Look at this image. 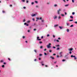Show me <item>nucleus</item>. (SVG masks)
Returning a JSON list of instances; mask_svg holds the SVG:
<instances>
[{
    "instance_id": "1",
    "label": "nucleus",
    "mask_w": 77,
    "mask_h": 77,
    "mask_svg": "<svg viewBox=\"0 0 77 77\" xmlns=\"http://www.w3.org/2000/svg\"><path fill=\"white\" fill-rule=\"evenodd\" d=\"M51 45V43H49L48 45H47V48H50V47L51 48V46H50Z\"/></svg>"
},
{
    "instance_id": "2",
    "label": "nucleus",
    "mask_w": 77,
    "mask_h": 77,
    "mask_svg": "<svg viewBox=\"0 0 77 77\" xmlns=\"http://www.w3.org/2000/svg\"><path fill=\"white\" fill-rule=\"evenodd\" d=\"M61 11V9H59V10H57L58 14H60V13L59 12L60 11Z\"/></svg>"
},
{
    "instance_id": "3",
    "label": "nucleus",
    "mask_w": 77,
    "mask_h": 77,
    "mask_svg": "<svg viewBox=\"0 0 77 77\" xmlns=\"http://www.w3.org/2000/svg\"><path fill=\"white\" fill-rule=\"evenodd\" d=\"M39 37H37V41H41V39L40 38L39 39Z\"/></svg>"
},
{
    "instance_id": "4",
    "label": "nucleus",
    "mask_w": 77,
    "mask_h": 77,
    "mask_svg": "<svg viewBox=\"0 0 77 77\" xmlns=\"http://www.w3.org/2000/svg\"><path fill=\"white\" fill-rule=\"evenodd\" d=\"M73 50V48H70V49H69V51H72Z\"/></svg>"
},
{
    "instance_id": "5",
    "label": "nucleus",
    "mask_w": 77,
    "mask_h": 77,
    "mask_svg": "<svg viewBox=\"0 0 77 77\" xmlns=\"http://www.w3.org/2000/svg\"><path fill=\"white\" fill-rule=\"evenodd\" d=\"M59 28H60V29H62V28H63L62 27H61V26H59Z\"/></svg>"
},
{
    "instance_id": "6",
    "label": "nucleus",
    "mask_w": 77,
    "mask_h": 77,
    "mask_svg": "<svg viewBox=\"0 0 77 77\" xmlns=\"http://www.w3.org/2000/svg\"><path fill=\"white\" fill-rule=\"evenodd\" d=\"M51 58H52V59H54V57H52L51 56L50 57Z\"/></svg>"
},
{
    "instance_id": "7",
    "label": "nucleus",
    "mask_w": 77,
    "mask_h": 77,
    "mask_svg": "<svg viewBox=\"0 0 77 77\" xmlns=\"http://www.w3.org/2000/svg\"><path fill=\"white\" fill-rule=\"evenodd\" d=\"M71 57H75V56H73V55H72L71 56Z\"/></svg>"
},
{
    "instance_id": "8",
    "label": "nucleus",
    "mask_w": 77,
    "mask_h": 77,
    "mask_svg": "<svg viewBox=\"0 0 77 77\" xmlns=\"http://www.w3.org/2000/svg\"><path fill=\"white\" fill-rule=\"evenodd\" d=\"M58 25H54V27H57V26H58Z\"/></svg>"
},
{
    "instance_id": "9",
    "label": "nucleus",
    "mask_w": 77,
    "mask_h": 77,
    "mask_svg": "<svg viewBox=\"0 0 77 77\" xmlns=\"http://www.w3.org/2000/svg\"><path fill=\"white\" fill-rule=\"evenodd\" d=\"M70 18H72V19H73V17H72V16H70Z\"/></svg>"
},
{
    "instance_id": "10",
    "label": "nucleus",
    "mask_w": 77,
    "mask_h": 77,
    "mask_svg": "<svg viewBox=\"0 0 77 77\" xmlns=\"http://www.w3.org/2000/svg\"><path fill=\"white\" fill-rule=\"evenodd\" d=\"M35 15H36V14H35L32 15V17H34V16H35Z\"/></svg>"
},
{
    "instance_id": "11",
    "label": "nucleus",
    "mask_w": 77,
    "mask_h": 77,
    "mask_svg": "<svg viewBox=\"0 0 77 77\" xmlns=\"http://www.w3.org/2000/svg\"><path fill=\"white\" fill-rule=\"evenodd\" d=\"M74 57L75 60H76V59H77V57H75H75Z\"/></svg>"
},
{
    "instance_id": "12",
    "label": "nucleus",
    "mask_w": 77,
    "mask_h": 77,
    "mask_svg": "<svg viewBox=\"0 0 77 77\" xmlns=\"http://www.w3.org/2000/svg\"><path fill=\"white\" fill-rule=\"evenodd\" d=\"M50 2H48V3H47V5H50Z\"/></svg>"
},
{
    "instance_id": "13",
    "label": "nucleus",
    "mask_w": 77,
    "mask_h": 77,
    "mask_svg": "<svg viewBox=\"0 0 77 77\" xmlns=\"http://www.w3.org/2000/svg\"><path fill=\"white\" fill-rule=\"evenodd\" d=\"M30 21L29 20V21H27V23H30Z\"/></svg>"
},
{
    "instance_id": "14",
    "label": "nucleus",
    "mask_w": 77,
    "mask_h": 77,
    "mask_svg": "<svg viewBox=\"0 0 77 77\" xmlns=\"http://www.w3.org/2000/svg\"><path fill=\"white\" fill-rule=\"evenodd\" d=\"M57 16H55L54 18V19H56V18H57Z\"/></svg>"
},
{
    "instance_id": "15",
    "label": "nucleus",
    "mask_w": 77,
    "mask_h": 77,
    "mask_svg": "<svg viewBox=\"0 0 77 77\" xmlns=\"http://www.w3.org/2000/svg\"><path fill=\"white\" fill-rule=\"evenodd\" d=\"M73 26H74V25H72L70 26L71 27H73Z\"/></svg>"
},
{
    "instance_id": "16",
    "label": "nucleus",
    "mask_w": 77,
    "mask_h": 77,
    "mask_svg": "<svg viewBox=\"0 0 77 77\" xmlns=\"http://www.w3.org/2000/svg\"><path fill=\"white\" fill-rule=\"evenodd\" d=\"M56 47H59V45H55Z\"/></svg>"
},
{
    "instance_id": "17",
    "label": "nucleus",
    "mask_w": 77,
    "mask_h": 77,
    "mask_svg": "<svg viewBox=\"0 0 77 77\" xmlns=\"http://www.w3.org/2000/svg\"><path fill=\"white\" fill-rule=\"evenodd\" d=\"M34 51H35V53H37V52L36 51V50H34Z\"/></svg>"
},
{
    "instance_id": "18",
    "label": "nucleus",
    "mask_w": 77,
    "mask_h": 77,
    "mask_svg": "<svg viewBox=\"0 0 77 77\" xmlns=\"http://www.w3.org/2000/svg\"><path fill=\"white\" fill-rule=\"evenodd\" d=\"M68 4H67V5H65V6L66 7H67V6H68Z\"/></svg>"
},
{
    "instance_id": "19",
    "label": "nucleus",
    "mask_w": 77,
    "mask_h": 77,
    "mask_svg": "<svg viewBox=\"0 0 77 77\" xmlns=\"http://www.w3.org/2000/svg\"><path fill=\"white\" fill-rule=\"evenodd\" d=\"M62 52H60L59 53V54H60V55H62Z\"/></svg>"
},
{
    "instance_id": "20",
    "label": "nucleus",
    "mask_w": 77,
    "mask_h": 77,
    "mask_svg": "<svg viewBox=\"0 0 77 77\" xmlns=\"http://www.w3.org/2000/svg\"><path fill=\"white\" fill-rule=\"evenodd\" d=\"M39 44H42V42L40 41L39 42Z\"/></svg>"
},
{
    "instance_id": "21",
    "label": "nucleus",
    "mask_w": 77,
    "mask_h": 77,
    "mask_svg": "<svg viewBox=\"0 0 77 77\" xmlns=\"http://www.w3.org/2000/svg\"><path fill=\"white\" fill-rule=\"evenodd\" d=\"M44 54L45 56H47V54L45 52L44 53Z\"/></svg>"
},
{
    "instance_id": "22",
    "label": "nucleus",
    "mask_w": 77,
    "mask_h": 77,
    "mask_svg": "<svg viewBox=\"0 0 77 77\" xmlns=\"http://www.w3.org/2000/svg\"><path fill=\"white\" fill-rule=\"evenodd\" d=\"M69 21H73V20H69Z\"/></svg>"
},
{
    "instance_id": "23",
    "label": "nucleus",
    "mask_w": 77,
    "mask_h": 77,
    "mask_svg": "<svg viewBox=\"0 0 77 77\" xmlns=\"http://www.w3.org/2000/svg\"><path fill=\"white\" fill-rule=\"evenodd\" d=\"M74 14H75V13L74 12L72 13V15H74Z\"/></svg>"
},
{
    "instance_id": "24",
    "label": "nucleus",
    "mask_w": 77,
    "mask_h": 77,
    "mask_svg": "<svg viewBox=\"0 0 77 77\" xmlns=\"http://www.w3.org/2000/svg\"><path fill=\"white\" fill-rule=\"evenodd\" d=\"M56 41L57 42H59V40H57Z\"/></svg>"
},
{
    "instance_id": "25",
    "label": "nucleus",
    "mask_w": 77,
    "mask_h": 77,
    "mask_svg": "<svg viewBox=\"0 0 77 77\" xmlns=\"http://www.w3.org/2000/svg\"><path fill=\"white\" fill-rule=\"evenodd\" d=\"M67 32H69V29H67Z\"/></svg>"
},
{
    "instance_id": "26",
    "label": "nucleus",
    "mask_w": 77,
    "mask_h": 77,
    "mask_svg": "<svg viewBox=\"0 0 77 77\" xmlns=\"http://www.w3.org/2000/svg\"><path fill=\"white\" fill-rule=\"evenodd\" d=\"M54 6L55 7H56V6H57V5H56V4L54 5Z\"/></svg>"
},
{
    "instance_id": "27",
    "label": "nucleus",
    "mask_w": 77,
    "mask_h": 77,
    "mask_svg": "<svg viewBox=\"0 0 77 77\" xmlns=\"http://www.w3.org/2000/svg\"><path fill=\"white\" fill-rule=\"evenodd\" d=\"M22 38H23V39H24V38H25V36H23L22 37Z\"/></svg>"
},
{
    "instance_id": "28",
    "label": "nucleus",
    "mask_w": 77,
    "mask_h": 77,
    "mask_svg": "<svg viewBox=\"0 0 77 77\" xmlns=\"http://www.w3.org/2000/svg\"><path fill=\"white\" fill-rule=\"evenodd\" d=\"M71 53H72V52L71 51H70L69 52V54H71Z\"/></svg>"
},
{
    "instance_id": "29",
    "label": "nucleus",
    "mask_w": 77,
    "mask_h": 77,
    "mask_svg": "<svg viewBox=\"0 0 77 77\" xmlns=\"http://www.w3.org/2000/svg\"><path fill=\"white\" fill-rule=\"evenodd\" d=\"M2 68H4V67H5V65H2Z\"/></svg>"
},
{
    "instance_id": "30",
    "label": "nucleus",
    "mask_w": 77,
    "mask_h": 77,
    "mask_svg": "<svg viewBox=\"0 0 77 77\" xmlns=\"http://www.w3.org/2000/svg\"><path fill=\"white\" fill-rule=\"evenodd\" d=\"M47 37H48V36H50V35H49V34H48V35H47Z\"/></svg>"
},
{
    "instance_id": "31",
    "label": "nucleus",
    "mask_w": 77,
    "mask_h": 77,
    "mask_svg": "<svg viewBox=\"0 0 77 77\" xmlns=\"http://www.w3.org/2000/svg\"><path fill=\"white\" fill-rule=\"evenodd\" d=\"M35 3H38V1H35Z\"/></svg>"
},
{
    "instance_id": "32",
    "label": "nucleus",
    "mask_w": 77,
    "mask_h": 77,
    "mask_svg": "<svg viewBox=\"0 0 77 77\" xmlns=\"http://www.w3.org/2000/svg\"><path fill=\"white\" fill-rule=\"evenodd\" d=\"M62 61H63V62H64V61H65V60L63 59L62 60Z\"/></svg>"
},
{
    "instance_id": "33",
    "label": "nucleus",
    "mask_w": 77,
    "mask_h": 77,
    "mask_svg": "<svg viewBox=\"0 0 77 77\" xmlns=\"http://www.w3.org/2000/svg\"><path fill=\"white\" fill-rule=\"evenodd\" d=\"M72 3H74V0H72Z\"/></svg>"
},
{
    "instance_id": "34",
    "label": "nucleus",
    "mask_w": 77,
    "mask_h": 77,
    "mask_svg": "<svg viewBox=\"0 0 77 77\" xmlns=\"http://www.w3.org/2000/svg\"><path fill=\"white\" fill-rule=\"evenodd\" d=\"M22 1L23 2H25V0H22Z\"/></svg>"
},
{
    "instance_id": "35",
    "label": "nucleus",
    "mask_w": 77,
    "mask_h": 77,
    "mask_svg": "<svg viewBox=\"0 0 77 77\" xmlns=\"http://www.w3.org/2000/svg\"><path fill=\"white\" fill-rule=\"evenodd\" d=\"M0 62H3V60H1Z\"/></svg>"
},
{
    "instance_id": "36",
    "label": "nucleus",
    "mask_w": 77,
    "mask_h": 77,
    "mask_svg": "<svg viewBox=\"0 0 77 77\" xmlns=\"http://www.w3.org/2000/svg\"><path fill=\"white\" fill-rule=\"evenodd\" d=\"M49 52H50V53H51V50H49Z\"/></svg>"
},
{
    "instance_id": "37",
    "label": "nucleus",
    "mask_w": 77,
    "mask_h": 77,
    "mask_svg": "<svg viewBox=\"0 0 77 77\" xmlns=\"http://www.w3.org/2000/svg\"><path fill=\"white\" fill-rule=\"evenodd\" d=\"M8 60H9V61H11V59H10V58H8Z\"/></svg>"
},
{
    "instance_id": "38",
    "label": "nucleus",
    "mask_w": 77,
    "mask_h": 77,
    "mask_svg": "<svg viewBox=\"0 0 77 77\" xmlns=\"http://www.w3.org/2000/svg\"><path fill=\"white\" fill-rule=\"evenodd\" d=\"M40 48L41 49L42 48V46H40Z\"/></svg>"
},
{
    "instance_id": "39",
    "label": "nucleus",
    "mask_w": 77,
    "mask_h": 77,
    "mask_svg": "<svg viewBox=\"0 0 77 77\" xmlns=\"http://www.w3.org/2000/svg\"><path fill=\"white\" fill-rule=\"evenodd\" d=\"M5 11H2V13H5Z\"/></svg>"
},
{
    "instance_id": "40",
    "label": "nucleus",
    "mask_w": 77,
    "mask_h": 77,
    "mask_svg": "<svg viewBox=\"0 0 77 77\" xmlns=\"http://www.w3.org/2000/svg\"><path fill=\"white\" fill-rule=\"evenodd\" d=\"M33 4H34V3H33V2H32L31 3V4H32V5H33Z\"/></svg>"
},
{
    "instance_id": "41",
    "label": "nucleus",
    "mask_w": 77,
    "mask_h": 77,
    "mask_svg": "<svg viewBox=\"0 0 77 77\" xmlns=\"http://www.w3.org/2000/svg\"><path fill=\"white\" fill-rule=\"evenodd\" d=\"M39 56H42V54H39Z\"/></svg>"
},
{
    "instance_id": "42",
    "label": "nucleus",
    "mask_w": 77,
    "mask_h": 77,
    "mask_svg": "<svg viewBox=\"0 0 77 77\" xmlns=\"http://www.w3.org/2000/svg\"><path fill=\"white\" fill-rule=\"evenodd\" d=\"M58 39H59V40H60V37L58 38Z\"/></svg>"
},
{
    "instance_id": "43",
    "label": "nucleus",
    "mask_w": 77,
    "mask_h": 77,
    "mask_svg": "<svg viewBox=\"0 0 77 77\" xmlns=\"http://www.w3.org/2000/svg\"><path fill=\"white\" fill-rule=\"evenodd\" d=\"M32 20L33 21H35V19H34V18H32Z\"/></svg>"
},
{
    "instance_id": "44",
    "label": "nucleus",
    "mask_w": 77,
    "mask_h": 77,
    "mask_svg": "<svg viewBox=\"0 0 77 77\" xmlns=\"http://www.w3.org/2000/svg\"><path fill=\"white\" fill-rule=\"evenodd\" d=\"M59 49H60V48H58L57 49V50H59Z\"/></svg>"
},
{
    "instance_id": "45",
    "label": "nucleus",
    "mask_w": 77,
    "mask_h": 77,
    "mask_svg": "<svg viewBox=\"0 0 77 77\" xmlns=\"http://www.w3.org/2000/svg\"><path fill=\"white\" fill-rule=\"evenodd\" d=\"M43 63V61H42L40 62L41 63V64H42V63Z\"/></svg>"
},
{
    "instance_id": "46",
    "label": "nucleus",
    "mask_w": 77,
    "mask_h": 77,
    "mask_svg": "<svg viewBox=\"0 0 77 77\" xmlns=\"http://www.w3.org/2000/svg\"><path fill=\"white\" fill-rule=\"evenodd\" d=\"M44 38V37H43V36H42V37H41V38L42 39V38Z\"/></svg>"
},
{
    "instance_id": "47",
    "label": "nucleus",
    "mask_w": 77,
    "mask_h": 77,
    "mask_svg": "<svg viewBox=\"0 0 77 77\" xmlns=\"http://www.w3.org/2000/svg\"><path fill=\"white\" fill-rule=\"evenodd\" d=\"M23 9H26V7H23Z\"/></svg>"
},
{
    "instance_id": "48",
    "label": "nucleus",
    "mask_w": 77,
    "mask_h": 77,
    "mask_svg": "<svg viewBox=\"0 0 77 77\" xmlns=\"http://www.w3.org/2000/svg\"><path fill=\"white\" fill-rule=\"evenodd\" d=\"M36 30V29H33V30H34V31H35V30Z\"/></svg>"
},
{
    "instance_id": "49",
    "label": "nucleus",
    "mask_w": 77,
    "mask_h": 77,
    "mask_svg": "<svg viewBox=\"0 0 77 77\" xmlns=\"http://www.w3.org/2000/svg\"><path fill=\"white\" fill-rule=\"evenodd\" d=\"M57 57H59V56L58 55H57Z\"/></svg>"
},
{
    "instance_id": "50",
    "label": "nucleus",
    "mask_w": 77,
    "mask_h": 77,
    "mask_svg": "<svg viewBox=\"0 0 77 77\" xmlns=\"http://www.w3.org/2000/svg\"><path fill=\"white\" fill-rule=\"evenodd\" d=\"M41 58H38V60H41Z\"/></svg>"
},
{
    "instance_id": "51",
    "label": "nucleus",
    "mask_w": 77,
    "mask_h": 77,
    "mask_svg": "<svg viewBox=\"0 0 77 77\" xmlns=\"http://www.w3.org/2000/svg\"><path fill=\"white\" fill-rule=\"evenodd\" d=\"M46 50H47L46 49H45L44 50V51H46Z\"/></svg>"
},
{
    "instance_id": "52",
    "label": "nucleus",
    "mask_w": 77,
    "mask_h": 77,
    "mask_svg": "<svg viewBox=\"0 0 77 77\" xmlns=\"http://www.w3.org/2000/svg\"><path fill=\"white\" fill-rule=\"evenodd\" d=\"M45 67H48V66L46 65H45Z\"/></svg>"
},
{
    "instance_id": "53",
    "label": "nucleus",
    "mask_w": 77,
    "mask_h": 77,
    "mask_svg": "<svg viewBox=\"0 0 77 77\" xmlns=\"http://www.w3.org/2000/svg\"><path fill=\"white\" fill-rule=\"evenodd\" d=\"M53 48H56V47L53 46Z\"/></svg>"
},
{
    "instance_id": "54",
    "label": "nucleus",
    "mask_w": 77,
    "mask_h": 77,
    "mask_svg": "<svg viewBox=\"0 0 77 77\" xmlns=\"http://www.w3.org/2000/svg\"><path fill=\"white\" fill-rule=\"evenodd\" d=\"M53 38H55V36L54 35H53Z\"/></svg>"
},
{
    "instance_id": "55",
    "label": "nucleus",
    "mask_w": 77,
    "mask_h": 77,
    "mask_svg": "<svg viewBox=\"0 0 77 77\" xmlns=\"http://www.w3.org/2000/svg\"><path fill=\"white\" fill-rule=\"evenodd\" d=\"M58 18H59V19H60V17L59 16V17H58Z\"/></svg>"
},
{
    "instance_id": "56",
    "label": "nucleus",
    "mask_w": 77,
    "mask_h": 77,
    "mask_svg": "<svg viewBox=\"0 0 77 77\" xmlns=\"http://www.w3.org/2000/svg\"><path fill=\"white\" fill-rule=\"evenodd\" d=\"M53 55L54 56H55V55H56V54H53Z\"/></svg>"
},
{
    "instance_id": "57",
    "label": "nucleus",
    "mask_w": 77,
    "mask_h": 77,
    "mask_svg": "<svg viewBox=\"0 0 77 77\" xmlns=\"http://www.w3.org/2000/svg\"><path fill=\"white\" fill-rule=\"evenodd\" d=\"M26 2L27 3H28V2H29L28 0H26Z\"/></svg>"
},
{
    "instance_id": "58",
    "label": "nucleus",
    "mask_w": 77,
    "mask_h": 77,
    "mask_svg": "<svg viewBox=\"0 0 77 77\" xmlns=\"http://www.w3.org/2000/svg\"><path fill=\"white\" fill-rule=\"evenodd\" d=\"M24 25H26V24H27V23H24Z\"/></svg>"
},
{
    "instance_id": "59",
    "label": "nucleus",
    "mask_w": 77,
    "mask_h": 77,
    "mask_svg": "<svg viewBox=\"0 0 77 77\" xmlns=\"http://www.w3.org/2000/svg\"><path fill=\"white\" fill-rule=\"evenodd\" d=\"M65 15H66V14H67L66 12H65Z\"/></svg>"
},
{
    "instance_id": "60",
    "label": "nucleus",
    "mask_w": 77,
    "mask_h": 77,
    "mask_svg": "<svg viewBox=\"0 0 77 77\" xmlns=\"http://www.w3.org/2000/svg\"><path fill=\"white\" fill-rule=\"evenodd\" d=\"M44 20H42V22H44Z\"/></svg>"
},
{
    "instance_id": "61",
    "label": "nucleus",
    "mask_w": 77,
    "mask_h": 77,
    "mask_svg": "<svg viewBox=\"0 0 77 77\" xmlns=\"http://www.w3.org/2000/svg\"><path fill=\"white\" fill-rule=\"evenodd\" d=\"M6 63H4V65H5V64H6Z\"/></svg>"
},
{
    "instance_id": "62",
    "label": "nucleus",
    "mask_w": 77,
    "mask_h": 77,
    "mask_svg": "<svg viewBox=\"0 0 77 77\" xmlns=\"http://www.w3.org/2000/svg\"><path fill=\"white\" fill-rule=\"evenodd\" d=\"M41 19H42V17H40V19H39V20H41Z\"/></svg>"
},
{
    "instance_id": "63",
    "label": "nucleus",
    "mask_w": 77,
    "mask_h": 77,
    "mask_svg": "<svg viewBox=\"0 0 77 77\" xmlns=\"http://www.w3.org/2000/svg\"><path fill=\"white\" fill-rule=\"evenodd\" d=\"M57 62L55 61V62H54V63H56Z\"/></svg>"
},
{
    "instance_id": "64",
    "label": "nucleus",
    "mask_w": 77,
    "mask_h": 77,
    "mask_svg": "<svg viewBox=\"0 0 77 77\" xmlns=\"http://www.w3.org/2000/svg\"><path fill=\"white\" fill-rule=\"evenodd\" d=\"M76 24H77V22H75Z\"/></svg>"
}]
</instances>
